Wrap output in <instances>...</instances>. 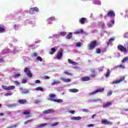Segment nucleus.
I'll list each match as a JSON object with an SVG mask.
<instances>
[{
    "instance_id": "nucleus-1",
    "label": "nucleus",
    "mask_w": 128,
    "mask_h": 128,
    "mask_svg": "<svg viewBox=\"0 0 128 128\" xmlns=\"http://www.w3.org/2000/svg\"><path fill=\"white\" fill-rule=\"evenodd\" d=\"M96 41H92L88 45V50H92L96 48L97 44Z\"/></svg>"
},
{
    "instance_id": "nucleus-2",
    "label": "nucleus",
    "mask_w": 128,
    "mask_h": 128,
    "mask_svg": "<svg viewBox=\"0 0 128 128\" xmlns=\"http://www.w3.org/2000/svg\"><path fill=\"white\" fill-rule=\"evenodd\" d=\"M24 72L28 76V78H32V74L30 70V68H26L24 69Z\"/></svg>"
},
{
    "instance_id": "nucleus-3",
    "label": "nucleus",
    "mask_w": 128,
    "mask_h": 128,
    "mask_svg": "<svg viewBox=\"0 0 128 128\" xmlns=\"http://www.w3.org/2000/svg\"><path fill=\"white\" fill-rule=\"evenodd\" d=\"M108 16H109L110 18H114V16H115L114 12V11H112V10L108 12L107 15H106L104 16L105 20H106V18Z\"/></svg>"
},
{
    "instance_id": "nucleus-4",
    "label": "nucleus",
    "mask_w": 128,
    "mask_h": 128,
    "mask_svg": "<svg viewBox=\"0 0 128 128\" xmlns=\"http://www.w3.org/2000/svg\"><path fill=\"white\" fill-rule=\"evenodd\" d=\"M55 56L58 60H62V51H59Z\"/></svg>"
},
{
    "instance_id": "nucleus-5",
    "label": "nucleus",
    "mask_w": 128,
    "mask_h": 128,
    "mask_svg": "<svg viewBox=\"0 0 128 128\" xmlns=\"http://www.w3.org/2000/svg\"><path fill=\"white\" fill-rule=\"evenodd\" d=\"M34 12H38V8L36 7L30 8V10H29V13L30 14H34Z\"/></svg>"
},
{
    "instance_id": "nucleus-6",
    "label": "nucleus",
    "mask_w": 128,
    "mask_h": 128,
    "mask_svg": "<svg viewBox=\"0 0 128 128\" xmlns=\"http://www.w3.org/2000/svg\"><path fill=\"white\" fill-rule=\"evenodd\" d=\"M118 50H119L120 52H126V48H124L122 45H118Z\"/></svg>"
},
{
    "instance_id": "nucleus-7",
    "label": "nucleus",
    "mask_w": 128,
    "mask_h": 128,
    "mask_svg": "<svg viewBox=\"0 0 128 128\" xmlns=\"http://www.w3.org/2000/svg\"><path fill=\"white\" fill-rule=\"evenodd\" d=\"M124 77H122V78H120V80L114 81L110 84H120V83L122 82H124Z\"/></svg>"
},
{
    "instance_id": "nucleus-8",
    "label": "nucleus",
    "mask_w": 128,
    "mask_h": 128,
    "mask_svg": "<svg viewBox=\"0 0 128 128\" xmlns=\"http://www.w3.org/2000/svg\"><path fill=\"white\" fill-rule=\"evenodd\" d=\"M104 88H98L96 90H94V92L90 93L89 94H90V96H92V94H96V92H104Z\"/></svg>"
},
{
    "instance_id": "nucleus-9",
    "label": "nucleus",
    "mask_w": 128,
    "mask_h": 128,
    "mask_svg": "<svg viewBox=\"0 0 128 128\" xmlns=\"http://www.w3.org/2000/svg\"><path fill=\"white\" fill-rule=\"evenodd\" d=\"M54 112V110L53 109H48L43 112V114H52Z\"/></svg>"
},
{
    "instance_id": "nucleus-10",
    "label": "nucleus",
    "mask_w": 128,
    "mask_h": 128,
    "mask_svg": "<svg viewBox=\"0 0 128 128\" xmlns=\"http://www.w3.org/2000/svg\"><path fill=\"white\" fill-rule=\"evenodd\" d=\"M48 100H50L51 102H54L58 103L62 102H64V100L62 99L54 100L52 98H49Z\"/></svg>"
},
{
    "instance_id": "nucleus-11",
    "label": "nucleus",
    "mask_w": 128,
    "mask_h": 128,
    "mask_svg": "<svg viewBox=\"0 0 128 128\" xmlns=\"http://www.w3.org/2000/svg\"><path fill=\"white\" fill-rule=\"evenodd\" d=\"M52 20H56V19L54 16L50 17L47 20L48 24H52Z\"/></svg>"
},
{
    "instance_id": "nucleus-12",
    "label": "nucleus",
    "mask_w": 128,
    "mask_h": 128,
    "mask_svg": "<svg viewBox=\"0 0 128 128\" xmlns=\"http://www.w3.org/2000/svg\"><path fill=\"white\" fill-rule=\"evenodd\" d=\"M20 90L22 94H28V89H22V88H20Z\"/></svg>"
},
{
    "instance_id": "nucleus-13",
    "label": "nucleus",
    "mask_w": 128,
    "mask_h": 128,
    "mask_svg": "<svg viewBox=\"0 0 128 128\" xmlns=\"http://www.w3.org/2000/svg\"><path fill=\"white\" fill-rule=\"evenodd\" d=\"M48 123H44L42 124H38L36 126V128H44V126H48Z\"/></svg>"
},
{
    "instance_id": "nucleus-14",
    "label": "nucleus",
    "mask_w": 128,
    "mask_h": 128,
    "mask_svg": "<svg viewBox=\"0 0 128 128\" xmlns=\"http://www.w3.org/2000/svg\"><path fill=\"white\" fill-rule=\"evenodd\" d=\"M60 80H62V82H70L72 80L70 78H66L64 77L60 78Z\"/></svg>"
},
{
    "instance_id": "nucleus-15",
    "label": "nucleus",
    "mask_w": 128,
    "mask_h": 128,
    "mask_svg": "<svg viewBox=\"0 0 128 128\" xmlns=\"http://www.w3.org/2000/svg\"><path fill=\"white\" fill-rule=\"evenodd\" d=\"M72 120H82V117L78 116H72L71 118Z\"/></svg>"
},
{
    "instance_id": "nucleus-16",
    "label": "nucleus",
    "mask_w": 128,
    "mask_h": 128,
    "mask_svg": "<svg viewBox=\"0 0 128 128\" xmlns=\"http://www.w3.org/2000/svg\"><path fill=\"white\" fill-rule=\"evenodd\" d=\"M66 32H60L59 33V34L54 35V36H55L56 38H59L60 36H66Z\"/></svg>"
},
{
    "instance_id": "nucleus-17",
    "label": "nucleus",
    "mask_w": 128,
    "mask_h": 128,
    "mask_svg": "<svg viewBox=\"0 0 128 128\" xmlns=\"http://www.w3.org/2000/svg\"><path fill=\"white\" fill-rule=\"evenodd\" d=\"M90 80V78L88 76L82 77L81 78V80L82 82H88V80Z\"/></svg>"
},
{
    "instance_id": "nucleus-18",
    "label": "nucleus",
    "mask_w": 128,
    "mask_h": 128,
    "mask_svg": "<svg viewBox=\"0 0 128 128\" xmlns=\"http://www.w3.org/2000/svg\"><path fill=\"white\" fill-rule=\"evenodd\" d=\"M114 20H111L108 24V28H112V26H114Z\"/></svg>"
},
{
    "instance_id": "nucleus-19",
    "label": "nucleus",
    "mask_w": 128,
    "mask_h": 128,
    "mask_svg": "<svg viewBox=\"0 0 128 128\" xmlns=\"http://www.w3.org/2000/svg\"><path fill=\"white\" fill-rule=\"evenodd\" d=\"M92 4H98V6H100L102 2L100 1V0H94L92 1Z\"/></svg>"
},
{
    "instance_id": "nucleus-20",
    "label": "nucleus",
    "mask_w": 128,
    "mask_h": 128,
    "mask_svg": "<svg viewBox=\"0 0 128 128\" xmlns=\"http://www.w3.org/2000/svg\"><path fill=\"white\" fill-rule=\"evenodd\" d=\"M112 106V103L110 102H108L107 103L103 105V108H108V106Z\"/></svg>"
},
{
    "instance_id": "nucleus-21",
    "label": "nucleus",
    "mask_w": 128,
    "mask_h": 128,
    "mask_svg": "<svg viewBox=\"0 0 128 128\" xmlns=\"http://www.w3.org/2000/svg\"><path fill=\"white\" fill-rule=\"evenodd\" d=\"M8 52H10V50L8 48L4 49L2 51V54H8Z\"/></svg>"
},
{
    "instance_id": "nucleus-22",
    "label": "nucleus",
    "mask_w": 128,
    "mask_h": 128,
    "mask_svg": "<svg viewBox=\"0 0 128 128\" xmlns=\"http://www.w3.org/2000/svg\"><path fill=\"white\" fill-rule=\"evenodd\" d=\"M82 32H84V30L82 29H79L75 31L74 34H82Z\"/></svg>"
},
{
    "instance_id": "nucleus-23",
    "label": "nucleus",
    "mask_w": 128,
    "mask_h": 128,
    "mask_svg": "<svg viewBox=\"0 0 128 128\" xmlns=\"http://www.w3.org/2000/svg\"><path fill=\"white\" fill-rule=\"evenodd\" d=\"M60 84V82L58 81V80H54L53 81V82H52L51 83V85L52 86H54V84Z\"/></svg>"
},
{
    "instance_id": "nucleus-24",
    "label": "nucleus",
    "mask_w": 128,
    "mask_h": 128,
    "mask_svg": "<svg viewBox=\"0 0 128 128\" xmlns=\"http://www.w3.org/2000/svg\"><path fill=\"white\" fill-rule=\"evenodd\" d=\"M69 92H78V90L76 88L70 89Z\"/></svg>"
},
{
    "instance_id": "nucleus-25",
    "label": "nucleus",
    "mask_w": 128,
    "mask_h": 128,
    "mask_svg": "<svg viewBox=\"0 0 128 128\" xmlns=\"http://www.w3.org/2000/svg\"><path fill=\"white\" fill-rule=\"evenodd\" d=\"M72 36V32L69 33L66 36V40H70Z\"/></svg>"
},
{
    "instance_id": "nucleus-26",
    "label": "nucleus",
    "mask_w": 128,
    "mask_h": 128,
    "mask_svg": "<svg viewBox=\"0 0 128 128\" xmlns=\"http://www.w3.org/2000/svg\"><path fill=\"white\" fill-rule=\"evenodd\" d=\"M56 48H52L51 49V51L50 52V54H54V53L56 52Z\"/></svg>"
},
{
    "instance_id": "nucleus-27",
    "label": "nucleus",
    "mask_w": 128,
    "mask_h": 128,
    "mask_svg": "<svg viewBox=\"0 0 128 128\" xmlns=\"http://www.w3.org/2000/svg\"><path fill=\"white\" fill-rule=\"evenodd\" d=\"M86 21V18H81L80 20H79V22H80V24H84V22Z\"/></svg>"
},
{
    "instance_id": "nucleus-28",
    "label": "nucleus",
    "mask_w": 128,
    "mask_h": 128,
    "mask_svg": "<svg viewBox=\"0 0 128 128\" xmlns=\"http://www.w3.org/2000/svg\"><path fill=\"white\" fill-rule=\"evenodd\" d=\"M14 88H16V86H8V90H14Z\"/></svg>"
},
{
    "instance_id": "nucleus-29",
    "label": "nucleus",
    "mask_w": 128,
    "mask_h": 128,
    "mask_svg": "<svg viewBox=\"0 0 128 128\" xmlns=\"http://www.w3.org/2000/svg\"><path fill=\"white\" fill-rule=\"evenodd\" d=\"M18 102L21 104L26 103V100H18Z\"/></svg>"
},
{
    "instance_id": "nucleus-30",
    "label": "nucleus",
    "mask_w": 128,
    "mask_h": 128,
    "mask_svg": "<svg viewBox=\"0 0 128 128\" xmlns=\"http://www.w3.org/2000/svg\"><path fill=\"white\" fill-rule=\"evenodd\" d=\"M36 90L40 91V92H44V88L42 87H38L35 88Z\"/></svg>"
},
{
    "instance_id": "nucleus-31",
    "label": "nucleus",
    "mask_w": 128,
    "mask_h": 128,
    "mask_svg": "<svg viewBox=\"0 0 128 128\" xmlns=\"http://www.w3.org/2000/svg\"><path fill=\"white\" fill-rule=\"evenodd\" d=\"M110 74V70L108 69L107 72L105 76L106 78H109Z\"/></svg>"
},
{
    "instance_id": "nucleus-32",
    "label": "nucleus",
    "mask_w": 128,
    "mask_h": 128,
    "mask_svg": "<svg viewBox=\"0 0 128 128\" xmlns=\"http://www.w3.org/2000/svg\"><path fill=\"white\" fill-rule=\"evenodd\" d=\"M114 38H110L108 42V46H110L112 44V42H114Z\"/></svg>"
},
{
    "instance_id": "nucleus-33",
    "label": "nucleus",
    "mask_w": 128,
    "mask_h": 128,
    "mask_svg": "<svg viewBox=\"0 0 128 128\" xmlns=\"http://www.w3.org/2000/svg\"><path fill=\"white\" fill-rule=\"evenodd\" d=\"M7 106L8 108H16V104H8L7 105Z\"/></svg>"
},
{
    "instance_id": "nucleus-34",
    "label": "nucleus",
    "mask_w": 128,
    "mask_h": 128,
    "mask_svg": "<svg viewBox=\"0 0 128 128\" xmlns=\"http://www.w3.org/2000/svg\"><path fill=\"white\" fill-rule=\"evenodd\" d=\"M58 124H60V122H55L53 123L52 124L50 125V126L52 128H54V126H58Z\"/></svg>"
},
{
    "instance_id": "nucleus-35",
    "label": "nucleus",
    "mask_w": 128,
    "mask_h": 128,
    "mask_svg": "<svg viewBox=\"0 0 128 128\" xmlns=\"http://www.w3.org/2000/svg\"><path fill=\"white\" fill-rule=\"evenodd\" d=\"M115 68H122L123 70H124V68H126L122 64L118 65L116 66Z\"/></svg>"
},
{
    "instance_id": "nucleus-36",
    "label": "nucleus",
    "mask_w": 128,
    "mask_h": 128,
    "mask_svg": "<svg viewBox=\"0 0 128 128\" xmlns=\"http://www.w3.org/2000/svg\"><path fill=\"white\" fill-rule=\"evenodd\" d=\"M2 88H3V90H8V86L2 85Z\"/></svg>"
},
{
    "instance_id": "nucleus-37",
    "label": "nucleus",
    "mask_w": 128,
    "mask_h": 128,
    "mask_svg": "<svg viewBox=\"0 0 128 128\" xmlns=\"http://www.w3.org/2000/svg\"><path fill=\"white\" fill-rule=\"evenodd\" d=\"M92 102H102V99H100V98L95 99V100H92Z\"/></svg>"
},
{
    "instance_id": "nucleus-38",
    "label": "nucleus",
    "mask_w": 128,
    "mask_h": 128,
    "mask_svg": "<svg viewBox=\"0 0 128 128\" xmlns=\"http://www.w3.org/2000/svg\"><path fill=\"white\" fill-rule=\"evenodd\" d=\"M128 61V56L124 58L122 60V62H126Z\"/></svg>"
},
{
    "instance_id": "nucleus-39",
    "label": "nucleus",
    "mask_w": 128,
    "mask_h": 128,
    "mask_svg": "<svg viewBox=\"0 0 128 128\" xmlns=\"http://www.w3.org/2000/svg\"><path fill=\"white\" fill-rule=\"evenodd\" d=\"M33 120H28L25 122L24 124H30V122H33Z\"/></svg>"
},
{
    "instance_id": "nucleus-40",
    "label": "nucleus",
    "mask_w": 128,
    "mask_h": 128,
    "mask_svg": "<svg viewBox=\"0 0 128 128\" xmlns=\"http://www.w3.org/2000/svg\"><path fill=\"white\" fill-rule=\"evenodd\" d=\"M102 124H108V120H102Z\"/></svg>"
},
{
    "instance_id": "nucleus-41",
    "label": "nucleus",
    "mask_w": 128,
    "mask_h": 128,
    "mask_svg": "<svg viewBox=\"0 0 128 128\" xmlns=\"http://www.w3.org/2000/svg\"><path fill=\"white\" fill-rule=\"evenodd\" d=\"M56 96L54 94H49V98H56Z\"/></svg>"
},
{
    "instance_id": "nucleus-42",
    "label": "nucleus",
    "mask_w": 128,
    "mask_h": 128,
    "mask_svg": "<svg viewBox=\"0 0 128 128\" xmlns=\"http://www.w3.org/2000/svg\"><path fill=\"white\" fill-rule=\"evenodd\" d=\"M30 114V110H25L24 112V114H25L26 116H28Z\"/></svg>"
},
{
    "instance_id": "nucleus-43",
    "label": "nucleus",
    "mask_w": 128,
    "mask_h": 128,
    "mask_svg": "<svg viewBox=\"0 0 128 128\" xmlns=\"http://www.w3.org/2000/svg\"><path fill=\"white\" fill-rule=\"evenodd\" d=\"M37 60H38L39 62H42V58L40 56H38L37 57Z\"/></svg>"
},
{
    "instance_id": "nucleus-44",
    "label": "nucleus",
    "mask_w": 128,
    "mask_h": 128,
    "mask_svg": "<svg viewBox=\"0 0 128 128\" xmlns=\"http://www.w3.org/2000/svg\"><path fill=\"white\" fill-rule=\"evenodd\" d=\"M80 46H82V43H80V42L76 43V46H77V48H80Z\"/></svg>"
},
{
    "instance_id": "nucleus-45",
    "label": "nucleus",
    "mask_w": 128,
    "mask_h": 128,
    "mask_svg": "<svg viewBox=\"0 0 128 128\" xmlns=\"http://www.w3.org/2000/svg\"><path fill=\"white\" fill-rule=\"evenodd\" d=\"M18 48H16V50H14V51H13V52L14 54H16V52H18Z\"/></svg>"
},
{
    "instance_id": "nucleus-46",
    "label": "nucleus",
    "mask_w": 128,
    "mask_h": 128,
    "mask_svg": "<svg viewBox=\"0 0 128 128\" xmlns=\"http://www.w3.org/2000/svg\"><path fill=\"white\" fill-rule=\"evenodd\" d=\"M82 112H88L90 110L88 109H83L82 110Z\"/></svg>"
},
{
    "instance_id": "nucleus-47",
    "label": "nucleus",
    "mask_w": 128,
    "mask_h": 128,
    "mask_svg": "<svg viewBox=\"0 0 128 128\" xmlns=\"http://www.w3.org/2000/svg\"><path fill=\"white\" fill-rule=\"evenodd\" d=\"M12 94L10 93H6L4 94V96H12Z\"/></svg>"
},
{
    "instance_id": "nucleus-48",
    "label": "nucleus",
    "mask_w": 128,
    "mask_h": 128,
    "mask_svg": "<svg viewBox=\"0 0 128 128\" xmlns=\"http://www.w3.org/2000/svg\"><path fill=\"white\" fill-rule=\"evenodd\" d=\"M34 56H35V57L38 56V54H36V52H34L32 54V57L34 58Z\"/></svg>"
},
{
    "instance_id": "nucleus-49",
    "label": "nucleus",
    "mask_w": 128,
    "mask_h": 128,
    "mask_svg": "<svg viewBox=\"0 0 128 128\" xmlns=\"http://www.w3.org/2000/svg\"><path fill=\"white\" fill-rule=\"evenodd\" d=\"M102 28H106V24L104 22L102 23Z\"/></svg>"
},
{
    "instance_id": "nucleus-50",
    "label": "nucleus",
    "mask_w": 128,
    "mask_h": 128,
    "mask_svg": "<svg viewBox=\"0 0 128 128\" xmlns=\"http://www.w3.org/2000/svg\"><path fill=\"white\" fill-rule=\"evenodd\" d=\"M96 54H100V49L98 48L96 50Z\"/></svg>"
},
{
    "instance_id": "nucleus-51",
    "label": "nucleus",
    "mask_w": 128,
    "mask_h": 128,
    "mask_svg": "<svg viewBox=\"0 0 128 128\" xmlns=\"http://www.w3.org/2000/svg\"><path fill=\"white\" fill-rule=\"evenodd\" d=\"M71 64H72L73 66H76V64H78V62H72V63Z\"/></svg>"
},
{
    "instance_id": "nucleus-52",
    "label": "nucleus",
    "mask_w": 128,
    "mask_h": 128,
    "mask_svg": "<svg viewBox=\"0 0 128 128\" xmlns=\"http://www.w3.org/2000/svg\"><path fill=\"white\" fill-rule=\"evenodd\" d=\"M20 76V74H14V78H18Z\"/></svg>"
},
{
    "instance_id": "nucleus-53",
    "label": "nucleus",
    "mask_w": 128,
    "mask_h": 128,
    "mask_svg": "<svg viewBox=\"0 0 128 128\" xmlns=\"http://www.w3.org/2000/svg\"><path fill=\"white\" fill-rule=\"evenodd\" d=\"M22 83V84H26V79H23Z\"/></svg>"
},
{
    "instance_id": "nucleus-54",
    "label": "nucleus",
    "mask_w": 128,
    "mask_h": 128,
    "mask_svg": "<svg viewBox=\"0 0 128 128\" xmlns=\"http://www.w3.org/2000/svg\"><path fill=\"white\" fill-rule=\"evenodd\" d=\"M0 32H4V28H2L0 26Z\"/></svg>"
},
{
    "instance_id": "nucleus-55",
    "label": "nucleus",
    "mask_w": 128,
    "mask_h": 128,
    "mask_svg": "<svg viewBox=\"0 0 128 128\" xmlns=\"http://www.w3.org/2000/svg\"><path fill=\"white\" fill-rule=\"evenodd\" d=\"M70 114H74V110H70L68 112Z\"/></svg>"
},
{
    "instance_id": "nucleus-56",
    "label": "nucleus",
    "mask_w": 128,
    "mask_h": 128,
    "mask_svg": "<svg viewBox=\"0 0 128 128\" xmlns=\"http://www.w3.org/2000/svg\"><path fill=\"white\" fill-rule=\"evenodd\" d=\"M16 124H15L14 126H10L7 127V128H16Z\"/></svg>"
},
{
    "instance_id": "nucleus-57",
    "label": "nucleus",
    "mask_w": 128,
    "mask_h": 128,
    "mask_svg": "<svg viewBox=\"0 0 128 128\" xmlns=\"http://www.w3.org/2000/svg\"><path fill=\"white\" fill-rule=\"evenodd\" d=\"M87 126H88V128H92V127L94 126V124H88V125H87Z\"/></svg>"
},
{
    "instance_id": "nucleus-58",
    "label": "nucleus",
    "mask_w": 128,
    "mask_h": 128,
    "mask_svg": "<svg viewBox=\"0 0 128 128\" xmlns=\"http://www.w3.org/2000/svg\"><path fill=\"white\" fill-rule=\"evenodd\" d=\"M35 83H36V84H40V81L38 80H36V82H35Z\"/></svg>"
},
{
    "instance_id": "nucleus-59",
    "label": "nucleus",
    "mask_w": 128,
    "mask_h": 128,
    "mask_svg": "<svg viewBox=\"0 0 128 128\" xmlns=\"http://www.w3.org/2000/svg\"><path fill=\"white\" fill-rule=\"evenodd\" d=\"M108 96H112V91H110L108 92Z\"/></svg>"
},
{
    "instance_id": "nucleus-60",
    "label": "nucleus",
    "mask_w": 128,
    "mask_h": 128,
    "mask_svg": "<svg viewBox=\"0 0 128 128\" xmlns=\"http://www.w3.org/2000/svg\"><path fill=\"white\" fill-rule=\"evenodd\" d=\"M112 124V122H110V121H107V124Z\"/></svg>"
},
{
    "instance_id": "nucleus-61",
    "label": "nucleus",
    "mask_w": 128,
    "mask_h": 128,
    "mask_svg": "<svg viewBox=\"0 0 128 128\" xmlns=\"http://www.w3.org/2000/svg\"><path fill=\"white\" fill-rule=\"evenodd\" d=\"M64 74H68V75L70 74L68 71L64 72Z\"/></svg>"
},
{
    "instance_id": "nucleus-62",
    "label": "nucleus",
    "mask_w": 128,
    "mask_h": 128,
    "mask_svg": "<svg viewBox=\"0 0 128 128\" xmlns=\"http://www.w3.org/2000/svg\"><path fill=\"white\" fill-rule=\"evenodd\" d=\"M44 78H45V80H50V76H45L44 77Z\"/></svg>"
},
{
    "instance_id": "nucleus-63",
    "label": "nucleus",
    "mask_w": 128,
    "mask_h": 128,
    "mask_svg": "<svg viewBox=\"0 0 128 128\" xmlns=\"http://www.w3.org/2000/svg\"><path fill=\"white\" fill-rule=\"evenodd\" d=\"M14 84H15L16 86H18V84H20V83H19L18 82V81H15V82H14Z\"/></svg>"
},
{
    "instance_id": "nucleus-64",
    "label": "nucleus",
    "mask_w": 128,
    "mask_h": 128,
    "mask_svg": "<svg viewBox=\"0 0 128 128\" xmlns=\"http://www.w3.org/2000/svg\"><path fill=\"white\" fill-rule=\"evenodd\" d=\"M68 62L69 63V64H72V60H70V59H68Z\"/></svg>"
}]
</instances>
